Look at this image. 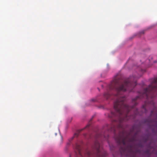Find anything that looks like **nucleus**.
Masks as SVG:
<instances>
[{
  "instance_id": "1",
  "label": "nucleus",
  "mask_w": 157,
  "mask_h": 157,
  "mask_svg": "<svg viewBox=\"0 0 157 157\" xmlns=\"http://www.w3.org/2000/svg\"><path fill=\"white\" fill-rule=\"evenodd\" d=\"M137 77L135 76H130L129 78L124 79L120 78L118 76H116L113 80L108 86L107 91L104 94V97L108 99L111 96L109 90H115L117 94L114 95L116 99L114 103V107L119 111L117 106L127 108L134 109L136 104V101L145 97L148 99L152 98L154 97V93L157 90V77L155 78L152 81L151 83L148 87L144 90L143 94L140 96H138L132 99V102L134 104L132 106H129L127 105L125 102L126 98L124 96L121 95L122 93L128 90L129 91H132L133 88L137 85L136 80Z\"/></svg>"
},
{
  "instance_id": "2",
  "label": "nucleus",
  "mask_w": 157,
  "mask_h": 157,
  "mask_svg": "<svg viewBox=\"0 0 157 157\" xmlns=\"http://www.w3.org/2000/svg\"><path fill=\"white\" fill-rule=\"evenodd\" d=\"M119 109L118 111L114 107L115 112H112L109 117H117V120H115L114 122L116 124H114L111 126L109 130L111 132H113L115 134L116 128L121 129L122 131L119 133V135L115 137V140L117 144L121 146L120 151L121 154H124L126 152L129 153L133 152L134 148L132 144L135 140L134 136H131V132L128 133L123 129L122 123L131 118V117L128 116V113L131 109H132L117 106V107Z\"/></svg>"
},
{
  "instance_id": "3",
  "label": "nucleus",
  "mask_w": 157,
  "mask_h": 157,
  "mask_svg": "<svg viewBox=\"0 0 157 157\" xmlns=\"http://www.w3.org/2000/svg\"><path fill=\"white\" fill-rule=\"evenodd\" d=\"M103 137L105 138V139H106L105 135L101 134L97 135L95 137L96 140L93 148L96 150L97 157H105L107 155L106 151L100 150V145L99 140ZM75 147L77 150L76 154L78 157H91L92 155V153L88 150L85 151L84 153H82L81 146L77 144H76Z\"/></svg>"
},
{
  "instance_id": "4",
  "label": "nucleus",
  "mask_w": 157,
  "mask_h": 157,
  "mask_svg": "<svg viewBox=\"0 0 157 157\" xmlns=\"http://www.w3.org/2000/svg\"><path fill=\"white\" fill-rule=\"evenodd\" d=\"M84 129H80L78 130L77 132L75 134L74 136H73L69 140L70 141L72 140L73 138L75 137H77L79 135V133L83 130Z\"/></svg>"
},
{
  "instance_id": "5",
  "label": "nucleus",
  "mask_w": 157,
  "mask_h": 157,
  "mask_svg": "<svg viewBox=\"0 0 157 157\" xmlns=\"http://www.w3.org/2000/svg\"><path fill=\"white\" fill-rule=\"evenodd\" d=\"M134 113L135 115H137L139 114L138 110L137 109H135Z\"/></svg>"
},
{
  "instance_id": "6",
  "label": "nucleus",
  "mask_w": 157,
  "mask_h": 157,
  "mask_svg": "<svg viewBox=\"0 0 157 157\" xmlns=\"http://www.w3.org/2000/svg\"><path fill=\"white\" fill-rule=\"evenodd\" d=\"M145 107H146V105H143V109L145 111V113H146V109H145Z\"/></svg>"
},
{
  "instance_id": "7",
  "label": "nucleus",
  "mask_w": 157,
  "mask_h": 157,
  "mask_svg": "<svg viewBox=\"0 0 157 157\" xmlns=\"http://www.w3.org/2000/svg\"><path fill=\"white\" fill-rule=\"evenodd\" d=\"M90 124H88L87 125V126H86V127H85V128H88V127H89L90 126Z\"/></svg>"
},
{
  "instance_id": "8",
  "label": "nucleus",
  "mask_w": 157,
  "mask_h": 157,
  "mask_svg": "<svg viewBox=\"0 0 157 157\" xmlns=\"http://www.w3.org/2000/svg\"><path fill=\"white\" fill-rule=\"evenodd\" d=\"M153 112H154V111H152L151 112V114H153Z\"/></svg>"
},
{
  "instance_id": "9",
  "label": "nucleus",
  "mask_w": 157,
  "mask_h": 157,
  "mask_svg": "<svg viewBox=\"0 0 157 157\" xmlns=\"http://www.w3.org/2000/svg\"><path fill=\"white\" fill-rule=\"evenodd\" d=\"M145 70H144L143 71H142V72H145Z\"/></svg>"
},
{
  "instance_id": "10",
  "label": "nucleus",
  "mask_w": 157,
  "mask_h": 157,
  "mask_svg": "<svg viewBox=\"0 0 157 157\" xmlns=\"http://www.w3.org/2000/svg\"><path fill=\"white\" fill-rule=\"evenodd\" d=\"M154 62L155 63H156V61H154Z\"/></svg>"
},
{
  "instance_id": "11",
  "label": "nucleus",
  "mask_w": 157,
  "mask_h": 157,
  "mask_svg": "<svg viewBox=\"0 0 157 157\" xmlns=\"http://www.w3.org/2000/svg\"><path fill=\"white\" fill-rule=\"evenodd\" d=\"M92 101H94L93 99H92Z\"/></svg>"
},
{
  "instance_id": "12",
  "label": "nucleus",
  "mask_w": 157,
  "mask_h": 157,
  "mask_svg": "<svg viewBox=\"0 0 157 157\" xmlns=\"http://www.w3.org/2000/svg\"><path fill=\"white\" fill-rule=\"evenodd\" d=\"M143 33H144V32H143Z\"/></svg>"
}]
</instances>
